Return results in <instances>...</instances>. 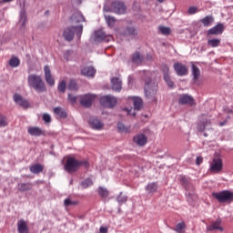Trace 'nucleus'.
Listing matches in <instances>:
<instances>
[{
  "mask_svg": "<svg viewBox=\"0 0 233 233\" xmlns=\"http://www.w3.org/2000/svg\"><path fill=\"white\" fill-rule=\"evenodd\" d=\"M142 79L145 80V96L149 102L156 101V94H157V84L152 79L154 75L149 71H143Z\"/></svg>",
  "mask_w": 233,
  "mask_h": 233,
  "instance_id": "1",
  "label": "nucleus"
},
{
  "mask_svg": "<svg viewBox=\"0 0 233 233\" xmlns=\"http://www.w3.org/2000/svg\"><path fill=\"white\" fill-rule=\"evenodd\" d=\"M28 86L34 88L36 92H46V86L43 77L39 75L31 74L27 76Z\"/></svg>",
  "mask_w": 233,
  "mask_h": 233,
  "instance_id": "2",
  "label": "nucleus"
},
{
  "mask_svg": "<svg viewBox=\"0 0 233 233\" xmlns=\"http://www.w3.org/2000/svg\"><path fill=\"white\" fill-rule=\"evenodd\" d=\"M88 166L89 164L86 160H77L75 157H69L65 165V171L68 172V174H72V172H77L79 167L88 168Z\"/></svg>",
  "mask_w": 233,
  "mask_h": 233,
  "instance_id": "3",
  "label": "nucleus"
},
{
  "mask_svg": "<svg viewBox=\"0 0 233 233\" xmlns=\"http://www.w3.org/2000/svg\"><path fill=\"white\" fill-rule=\"evenodd\" d=\"M112 35H106L103 30H96L91 35L90 43H93V45H97L98 43H103V41L108 43L109 41H112Z\"/></svg>",
  "mask_w": 233,
  "mask_h": 233,
  "instance_id": "4",
  "label": "nucleus"
},
{
  "mask_svg": "<svg viewBox=\"0 0 233 233\" xmlns=\"http://www.w3.org/2000/svg\"><path fill=\"white\" fill-rule=\"evenodd\" d=\"M70 21L72 23V30H83V24L85 23V16L79 11H76L70 17Z\"/></svg>",
  "mask_w": 233,
  "mask_h": 233,
  "instance_id": "5",
  "label": "nucleus"
},
{
  "mask_svg": "<svg viewBox=\"0 0 233 233\" xmlns=\"http://www.w3.org/2000/svg\"><path fill=\"white\" fill-rule=\"evenodd\" d=\"M213 198L218 199V203H232L233 192L229 190H223L213 193Z\"/></svg>",
  "mask_w": 233,
  "mask_h": 233,
  "instance_id": "6",
  "label": "nucleus"
},
{
  "mask_svg": "<svg viewBox=\"0 0 233 233\" xmlns=\"http://www.w3.org/2000/svg\"><path fill=\"white\" fill-rule=\"evenodd\" d=\"M180 183H182L183 187H185L186 190H187V202L192 205V203H194V201L196 200V195L194 193L188 192V190H194V187L190 186L188 178L185 176L180 177Z\"/></svg>",
  "mask_w": 233,
  "mask_h": 233,
  "instance_id": "7",
  "label": "nucleus"
},
{
  "mask_svg": "<svg viewBox=\"0 0 233 233\" xmlns=\"http://www.w3.org/2000/svg\"><path fill=\"white\" fill-rule=\"evenodd\" d=\"M116 103H117V99L116 98V96L112 95H106L100 98V105L107 108H114Z\"/></svg>",
  "mask_w": 233,
  "mask_h": 233,
  "instance_id": "8",
  "label": "nucleus"
},
{
  "mask_svg": "<svg viewBox=\"0 0 233 233\" xmlns=\"http://www.w3.org/2000/svg\"><path fill=\"white\" fill-rule=\"evenodd\" d=\"M223 170V160L221 158H213L209 164V172L219 174Z\"/></svg>",
  "mask_w": 233,
  "mask_h": 233,
  "instance_id": "9",
  "label": "nucleus"
},
{
  "mask_svg": "<svg viewBox=\"0 0 233 233\" xmlns=\"http://www.w3.org/2000/svg\"><path fill=\"white\" fill-rule=\"evenodd\" d=\"M111 6L113 14H116L117 15H124V14H127V5L123 2H112Z\"/></svg>",
  "mask_w": 233,
  "mask_h": 233,
  "instance_id": "10",
  "label": "nucleus"
},
{
  "mask_svg": "<svg viewBox=\"0 0 233 233\" xmlns=\"http://www.w3.org/2000/svg\"><path fill=\"white\" fill-rule=\"evenodd\" d=\"M173 68L179 77H183L184 76H187L188 74V69L187 68V66L181 64L180 62H177L174 64Z\"/></svg>",
  "mask_w": 233,
  "mask_h": 233,
  "instance_id": "11",
  "label": "nucleus"
},
{
  "mask_svg": "<svg viewBox=\"0 0 233 233\" xmlns=\"http://www.w3.org/2000/svg\"><path fill=\"white\" fill-rule=\"evenodd\" d=\"M96 101V95L92 94H86L83 96L80 99V104L82 106H86V108H88V106H92V103Z\"/></svg>",
  "mask_w": 233,
  "mask_h": 233,
  "instance_id": "12",
  "label": "nucleus"
},
{
  "mask_svg": "<svg viewBox=\"0 0 233 233\" xmlns=\"http://www.w3.org/2000/svg\"><path fill=\"white\" fill-rule=\"evenodd\" d=\"M45 79L49 86H54L56 85V80L52 76V71L50 70V66H45L44 67Z\"/></svg>",
  "mask_w": 233,
  "mask_h": 233,
  "instance_id": "13",
  "label": "nucleus"
},
{
  "mask_svg": "<svg viewBox=\"0 0 233 233\" xmlns=\"http://www.w3.org/2000/svg\"><path fill=\"white\" fill-rule=\"evenodd\" d=\"M89 125L94 130H101V128H103L105 126L103 122H101V120L96 116H91L89 118Z\"/></svg>",
  "mask_w": 233,
  "mask_h": 233,
  "instance_id": "14",
  "label": "nucleus"
},
{
  "mask_svg": "<svg viewBox=\"0 0 233 233\" xmlns=\"http://www.w3.org/2000/svg\"><path fill=\"white\" fill-rule=\"evenodd\" d=\"M14 101L15 103H16V105H19L24 108H28V106H30V103H28V100L23 98V96L19 94L14 95Z\"/></svg>",
  "mask_w": 233,
  "mask_h": 233,
  "instance_id": "15",
  "label": "nucleus"
},
{
  "mask_svg": "<svg viewBox=\"0 0 233 233\" xmlns=\"http://www.w3.org/2000/svg\"><path fill=\"white\" fill-rule=\"evenodd\" d=\"M178 103L179 105H194V98L187 94H182L179 96Z\"/></svg>",
  "mask_w": 233,
  "mask_h": 233,
  "instance_id": "16",
  "label": "nucleus"
},
{
  "mask_svg": "<svg viewBox=\"0 0 233 233\" xmlns=\"http://www.w3.org/2000/svg\"><path fill=\"white\" fill-rule=\"evenodd\" d=\"M111 86L112 90H115V92H121V89L123 88V82L121 81V78L113 77L111 79Z\"/></svg>",
  "mask_w": 233,
  "mask_h": 233,
  "instance_id": "17",
  "label": "nucleus"
},
{
  "mask_svg": "<svg viewBox=\"0 0 233 233\" xmlns=\"http://www.w3.org/2000/svg\"><path fill=\"white\" fill-rule=\"evenodd\" d=\"M133 141L138 147H145V145H147V138L145 134H138L134 137Z\"/></svg>",
  "mask_w": 233,
  "mask_h": 233,
  "instance_id": "18",
  "label": "nucleus"
},
{
  "mask_svg": "<svg viewBox=\"0 0 233 233\" xmlns=\"http://www.w3.org/2000/svg\"><path fill=\"white\" fill-rule=\"evenodd\" d=\"M27 132L30 136H34L35 137L45 136V131L38 127H28Z\"/></svg>",
  "mask_w": 233,
  "mask_h": 233,
  "instance_id": "19",
  "label": "nucleus"
},
{
  "mask_svg": "<svg viewBox=\"0 0 233 233\" xmlns=\"http://www.w3.org/2000/svg\"><path fill=\"white\" fill-rule=\"evenodd\" d=\"M17 231L18 233H30L28 229V224L25 219H20L17 221Z\"/></svg>",
  "mask_w": 233,
  "mask_h": 233,
  "instance_id": "20",
  "label": "nucleus"
},
{
  "mask_svg": "<svg viewBox=\"0 0 233 233\" xmlns=\"http://www.w3.org/2000/svg\"><path fill=\"white\" fill-rule=\"evenodd\" d=\"M207 230L208 232H213V230H219L223 232V228L221 227V220H216L212 224L207 226Z\"/></svg>",
  "mask_w": 233,
  "mask_h": 233,
  "instance_id": "21",
  "label": "nucleus"
},
{
  "mask_svg": "<svg viewBox=\"0 0 233 233\" xmlns=\"http://www.w3.org/2000/svg\"><path fill=\"white\" fill-rule=\"evenodd\" d=\"M82 76L86 77H94L96 76V68L92 66H86L81 70Z\"/></svg>",
  "mask_w": 233,
  "mask_h": 233,
  "instance_id": "22",
  "label": "nucleus"
},
{
  "mask_svg": "<svg viewBox=\"0 0 233 233\" xmlns=\"http://www.w3.org/2000/svg\"><path fill=\"white\" fill-rule=\"evenodd\" d=\"M26 23H28V18L26 17V11L23 9L20 12L18 26H22V28H25Z\"/></svg>",
  "mask_w": 233,
  "mask_h": 233,
  "instance_id": "23",
  "label": "nucleus"
},
{
  "mask_svg": "<svg viewBox=\"0 0 233 233\" xmlns=\"http://www.w3.org/2000/svg\"><path fill=\"white\" fill-rule=\"evenodd\" d=\"M208 128H210V120L208 119L199 122L197 126V130H198V132H204V130H208Z\"/></svg>",
  "mask_w": 233,
  "mask_h": 233,
  "instance_id": "24",
  "label": "nucleus"
},
{
  "mask_svg": "<svg viewBox=\"0 0 233 233\" xmlns=\"http://www.w3.org/2000/svg\"><path fill=\"white\" fill-rule=\"evenodd\" d=\"M136 35H137V31H136V30H127L123 34L122 37H123V39H126V41H130V39L136 38Z\"/></svg>",
  "mask_w": 233,
  "mask_h": 233,
  "instance_id": "25",
  "label": "nucleus"
},
{
  "mask_svg": "<svg viewBox=\"0 0 233 233\" xmlns=\"http://www.w3.org/2000/svg\"><path fill=\"white\" fill-rule=\"evenodd\" d=\"M198 23H202L204 26H210L214 23V16L212 15H207L204 18L200 19Z\"/></svg>",
  "mask_w": 233,
  "mask_h": 233,
  "instance_id": "26",
  "label": "nucleus"
},
{
  "mask_svg": "<svg viewBox=\"0 0 233 233\" xmlns=\"http://www.w3.org/2000/svg\"><path fill=\"white\" fill-rule=\"evenodd\" d=\"M133 105L135 110H141L143 107V99L139 96H133Z\"/></svg>",
  "mask_w": 233,
  "mask_h": 233,
  "instance_id": "27",
  "label": "nucleus"
},
{
  "mask_svg": "<svg viewBox=\"0 0 233 233\" xmlns=\"http://www.w3.org/2000/svg\"><path fill=\"white\" fill-rule=\"evenodd\" d=\"M191 72L193 76V80L198 81V79H199V76H201V71H199V67H198L196 65H192Z\"/></svg>",
  "mask_w": 233,
  "mask_h": 233,
  "instance_id": "28",
  "label": "nucleus"
},
{
  "mask_svg": "<svg viewBox=\"0 0 233 233\" xmlns=\"http://www.w3.org/2000/svg\"><path fill=\"white\" fill-rule=\"evenodd\" d=\"M30 172L32 174H40L44 170L43 165L35 164L29 167Z\"/></svg>",
  "mask_w": 233,
  "mask_h": 233,
  "instance_id": "29",
  "label": "nucleus"
},
{
  "mask_svg": "<svg viewBox=\"0 0 233 233\" xmlns=\"http://www.w3.org/2000/svg\"><path fill=\"white\" fill-rule=\"evenodd\" d=\"M146 190L148 194H154L157 190V184L156 182L149 183L146 186Z\"/></svg>",
  "mask_w": 233,
  "mask_h": 233,
  "instance_id": "30",
  "label": "nucleus"
},
{
  "mask_svg": "<svg viewBox=\"0 0 233 233\" xmlns=\"http://www.w3.org/2000/svg\"><path fill=\"white\" fill-rule=\"evenodd\" d=\"M75 34L76 33H74V30H66L64 31L63 36L66 41L70 42L73 41Z\"/></svg>",
  "mask_w": 233,
  "mask_h": 233,
  "instance_id": "31",
  "label": "nucleus"
},
{
  "mask_svg": "<svg viewBox=\"0 0 233 233\" xmlns=\"http://www.w3.org/2000/svg\"><path fill=\"white\" fill-rule=\"evenodd\" d=\"M19 65H21V60H19V58H17L16 56H12L10 58L9 66H11V68H17Z\"/></svg>",
  "mask_w": 233,
  "mask_h": 233,
  "instance_id": "32",
  "label": "nucleus"
},
{
  "mask_svg": "<svg viewBox=\"0 0 233 233\" xmlns=\"http://www.w3.org/2000/svg\"><path fill=\"white\" fill-rule=\"evenodd\" d=\"M54 112H55V114H56V116L61 117L62 119H65L67 116L66 111H65V109H63L61 107H55Z\"/></svg>",
  "mask_w": 233,
  "mask_h": 233,
  "instance_id": "33",
  "label": "nucleus"
},
{
  "mask_svg": "<svg viewBox=\"0 0 233 233\" xmlns=\"http://www.w3.org/2000/svg\"><path fill=\"white\" fill-rule=\"evenodd\" d=\"M221 44V39L218 38H212L208 40V46H211V48H218V46Z\"/></svg>",
  "mask_w": 233,
  "mask_h": 233,
  "instance_id": "34",
  "label": "nucleus"
},
{
  "mask_svg": "<svg viewBox=\"0 0 233 233\" xmlns=\"http://www.w3.org/2000/svg\"><path fill=\"white\" fill-rule=\"evenodd\" d=\"M133 63L135 65H141L143 63V56H141L139 53H135L132 57Z\"/></svg>",
  "mask_w": 233,
  "mask_h": 233,
  "instance_id": "35",
  "label": "nucleus"
},
{
  "mask_svg": "<svg viewBox=\"0 0 233 233\" xmlns=\"http://www.w3.org/2000/svg\"><path fill=\"white\" fill-rule=\"evenodd\" d=\"M105 19L110 28L116 24V17L110 15H105Z\"/></svg>",
  "mask_w": 233,
  "mask_h": 233,
  "instance_id": "36",
  "label": "nucleus"
},
{
  "mask_svg": "<svg viewBox=\"0 0 233 233\" xmlns=\"http://www.w3.org/2000/svg\"><path fill=\"white\" fill-rule=\"evenodd\" d=\"M92 185H94V181L92 180V178H86L81 183V186L83 187V188H88V187H92Z\"/></svg>",
  "mask_w": 233,
  "mask_h": 233,
  "instance_id": "37",
  "label": "nucleus"
},
{
  "mask_svg": "<svg viewBox=\"0 0 233 233\" xmlns=\"http://www.w3.org/2000/svg\"><path fill=\"white\" fill-rule=\"evenodd\" d=\"M30 188H31V186L28 183H22L18 185V190H20L21 192L30 190Z\"/></svg>",
  "mask_w": 233,
  "mask_h": 233,
  "instance_id": "38",
  "label": "nucleus"
},
{
  "mask_svg": "<svg viewBox=\"0 0 233 233\" xmlns=\"http://www.w3.org/2000/svg\"><path fill=\"white\" fill-rule=\"evenodd\" d=\"M127 197L120 193L119 196L116 198V201L119 205H123V203H127Z\"/></svg>",
  "mask_w": 233,
  "mask_h": 233,
  "instance_id": "39",
  "label": "nucleus"
},
{
  "mask_svg": "<svg viewBox=\"0 0 233 233\" xmlns=\"http://www.w3.org/2000/svg\"><path fill=\"white\" fill-rule=\"evenodd\" d=\"M58 92H62V94H65L66 90V81L62 80L59 84H58Z\"/></svg>",
  "mask_w": 233,
  "mask_h": 233,
  "instance_id": "40",
  "label": "nucleus"
},
{
  "mask_svg": "<svg viewBox=\"0 0 233 233\" xmlns=\"http://www.w3.org/2000/svg\"><path fill=\"white\" fill-rule=\"evenodd\" d=\"M98 194L101 198H108V189L100 187L98 188Z\"/></svg>",
  "mask_w": 233,
  "mask_h": 233,
  "instance_id": "41",
  "label": "nucleus"
},
{
  "mask_svg": "<svg viewBox=\"0 0 233 233\" xmlns=\"http://www.w3.org/2000/svg\"><path fill=\"white\" fill-rule=\"evenodd\" d=\"M65 207H76L77 205V201L72 200L70 198H66L64 201Z\"/></svg>",
  "mask_w": 233,
  "mask_h": 233,
  "instance_id": "42",
  "label": "nucleus"
},
{
  "mask_svg": "<svg viewBox=\"0 0 233 233\" xmlns=\"http://www.w3.org/2000/svg\"><path fill=\"white\" fill-rule=\"evenodd\" d=\"M117 128H118L119 132H124L125 134H127V132H128V130H130L129 127H127L125 126V124H123L121 122L117 123Z\"/></svg>",
  "mask_w": 233,
  "mask_h": 233,
  "instance_id": "43",
  "label": "nucleus"
},
{
  "mask_svg": "<svg viewBox=\"0 0 233 233\" xmlns=\"http://www.w3.org/2000/svg\"><path fill=\"white\" fill-rule=\"evenodd\" d=\"M185 227H186L185 222H180L177 224L175 230L177 233H183V228H185Z\"/></svg>",
  "mask_w": 233,
  "mask_h": 233,
  "instance_id": "44",
  "label": "nucleus"
},
{
  "mask_svg": "<svg viewBox=\"0 0 233 233\" xmlns=\"http://www.w3.org/2000/svg\"><path fill=\"white\" fill-rule=\"evenodd\" d=\"M67 88L68 90H77V83L74 80H70Z\"/></svg>",
  "mask_w": 233,
  "mask_h": 233,
  "instance_id": "45",
  "label": "nucleus"
},
{
  "mask_svg": "<svg viewBox=\"0 0 233 233\" xmlns=\"http://www.w3.org/2000/svg\"><path fill=\"white\" fill-rule=\"evenodd\" d=\"M223 34V30H208V35H220Z\"/></svg>",
  "mask_w": 233,
  "mask_h": 233,
  "instance_id": "46",
  "label": "nucleus"
},
{
  "mask_svg": "<svg viewBox=\"0 0 233 233\" xmlns=\"http://www.w3.org/2000/svg\"><path fill=\"white\" fill-rule=\"evenodd\" d=\"M43 121H45V123H51V121H52V116H50L49 114L45 113V114L43 115Z\"/></svg>",
  "mask_w": 233,
  "mask_h": 233,
  "instance_id": "47",
  "label": "nucleus"
},
{
  "mask_svg": "<svg viewBox=\"0 0 233 233\" xmlns=\"http://www.w3.org/2000/svg\"><path fill=\"white\" fill-rule=\"evenodd\" d=\"M6 116L0 115V127H6Z\"/></svg>",
  "mask_w": 233,
  "mask_h": 233,
  "instance_id": "48",
  "label": "nucleus"
},
{
  "mask_svg": "<svg viewBox=\"0 0 233 233\" xmlns=\"http://www.w3.org/2000/svg\"><path fill=\"white\" fill-rule=\"evenodd\" d=\"M210 30H225V25L218 23L217 25H215Z\"/></svg>",
  "mask_w": 233,
  "mask_h": 233,
  "instance_id": "49",
  "label": "nucleus"
},
{
  "mask_svg": "<svg viewBox=\"0 0 233 233\" xmlns=\"http://www.w3.org/2000/svg\"><path fill=\"white\" fill-rule=\"evenodd\" d=\"M68 101H70V103H76L77 102V96H72V95H68Z\"/></svg>",
  "mask_w": 233,
  "mask_h": 233,
  "instance_id": "50",
  "label": "nucleus"
},
{
  "mask_svg": "<svg viewBox=\"0 0 233 233\" xmlns=\"http://www.w3.org/2000/svg\"><path fill=\"white\" fill-rule=\"evenodd\" d=\"M171 32V30H160L158 34H160V35H170Z\"/></svg>",
  "mask_w": 233,
  "mask_h": 233,
  "instance_id": "51",
  "label": "nucleus"
},
{
  "mask_svg": "<svg viewBox=\"0 0 233 233\" xmlns=\"http://www.w3.org/2000/svg\"><path fill=\"white\" fill-rule=\"evenodd\" d=\"M162 72L164 75L168 74V72H170V68L168 67V66H167V65L163 66Z\"/></svg>",
  "mask_w": 233,
  "mask_h": 233,
  "instance_id": "52",
  "label": "nucleus"
},
{
  "mask_svg": "<svg viewBox=\"0 0 233 233\" xmlns=\"http://www.w3.org/2000/svg\"><path fill=\"white\" fill-rule=\"evenodd\" d=\"M188 14H196L198 12V8L197 7H189L188 8Z\"/></svg>",
  "mask_w": 233,
  "mask_h": 233,
  "instance_id": "53",
  "label": "nucleus"
},
{
  "mask_svg": "<svg viewBox=\"0 0 233 233\" xmlns=\"http://www.w3.org/2000/svg\"><path fill=\"white\" fill-rule=\"evenodd\" d=\"M99 232L100 233H108V228H106V227H100Z\"/></svg>",
  "mask_w": 233,
  "mask_h": 233,
  "instance_id": "54",
  "label": "nucleus"
},
{
  "mask_svg": "<svg viewBox=\"0 0 233 233\" xmlns=\"http://www.w3.org/2000/svg\"><path fill=\"white\" fill-rule=\"evenodd\" d=\"M104 12H113L114 13V11L112 10V5L111 6L104 5Z\"/></svg>",
  "mask_w": 233,
  "mask_h": 233,
  "instance_id": "55",
  "label": "nucleus"
},
{
  "mask_svg": "<svg viewBox=\"0 0 233 233\" xmlns=\"http://www.w3.org/2000/svg\"><path fill=\"white\" fill-rule=\"evenodd\" d=\"M203 163V157H198L196 160V165L199 166Z\"/></svg>",
  "mask_w": 233,
  "mask_h": 233,
  "instance_id": "56",
  "label": "nucleus"
},
{
  "mask_svg": "<svg viewBox=\"0 0 233 233\" xmlns=\"http://www.w3.org/2000/svg\"><path fill=\"white\" fill-rule=\"evenodd\" d=\"M167 86H169V88H173L174 87V82H172V80H167Z\"/></svg>",
  "mask_w": 233,
  "mask_h": 233,
  "instance_id": "57",
  "label": "nucleus"
},
{
  "mask_svg": "<svg viewBox=\"0 0 233 233\" xmlns=\"http://www.w3.org/2000/svg\"><path fill=\"white\" fill-rule=\"evenodd\" d=\"M169 80H170V76L168 74H164V81H166L167 83Z\"/></svg>",
  "mask_w": 233,
  "mask_h": 233,
  "instance_id": "58",
  "label": "nucleus"
},
{
  "mask_svg": "<svg viewBox=\"0 0 233 233\" xmlns=\"http://www.w3.org/2000/svg\"><path fill=\"white\" fill-rule=\"evenodd\" d=\"M158 30H170V27H167L165 25H159Z\"/></svg>",
  "mask_w": 233,
  "mask_h": 233,
  "instance_id": "59",
  "label": "nucleus"
},
{
  "mask_svg": "<svg viewBox=\"0 0 233 233\" xmlns=\"http://www.w3.org/2000/svg\"><path fill=\"white\" fill-rule=\"evenodd\" d=\"M14 0H1L0 5H5V3H12Z\"/></svg>",
  "mask_w": 233,
  "mask_h": 233,
  "instance_id": "60",
  "label": "nucleus"
},
{
  "mask_svg": "<svg viewBox=\"0 0 233 233\" xmlns=\"http://www.w3.org/2000/svg\"><path fill=\"white\" fill-rule=\"evenodd\" d=\"M82 35H83V31L81 30L76 31V35H78V37H81Z\"/></svg>",
  "mask_w": 233,
  "mask_h": 233,
  "instance_id": "61",
  "label": "nucleus"
},
{
  "mask_svg": "<svg viewBox=\"0 0 233 233\" xmlns=\"http://www.w3.org/2000/svg\"><path fill=\"white\" fill-rule=\"evenodd\" d=\"M225 125H227V121H224V122H220V123H219V127H225Z\"/></svg>",
  "mask_w": 233,
  "mask_h": 233,
  "instance_id": "62",
  "label": "nucleus"
},
{
  "mask_svg": "<svg viewBox=\"0 0 233 233\" xmlns=\"http://www.w3.org/2000/svg\"><path fill=\"white\" fill-rule=\"evenodd\" d=\"M81 1L82 0H76V3H78V5H81Z\"/></svg>",
  "mask_w": 233,
  "mask_h": 233,
  "instance_id": "63",
  "label": "nucleus"
},
{
  "mask_svg": "<svg viewBox=\"0 0 233 233\" xmlns=\"http://www.w3.org/2000/svg\"><path fill=\"white\" fill-rule=\"evenodd\" d=\"M45 14H46V15H48L49 11H46Z\"/></svg>",
  "mask_w": 233,
  "mask_h": 233,
  "instance_id": "64",
  "label": "nucleus"
}]
</instances>
